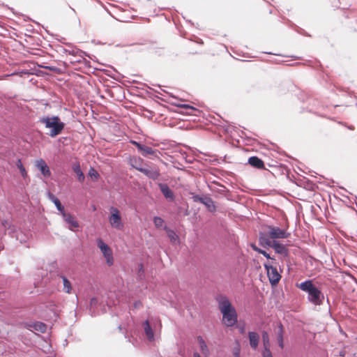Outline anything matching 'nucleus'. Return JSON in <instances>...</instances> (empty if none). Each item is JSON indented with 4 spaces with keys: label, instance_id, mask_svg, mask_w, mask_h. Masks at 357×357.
Returning <instances> with one entry per match:
<instances>
[{
    "label": "nucleus",
    "instance_id": "1",
    "mask_svg": "<svg viewBox=\"0 0 357 357\" xmlns=\"http://www.w3.org/2000/svg\"><path fill=\"white\" fill-rule=\"evenodd\" d=\"M219 309L222 314V321L227 326H232L237 322V313L229 301L225 296L218 299Z\"/></svg>",
    "mask_w": 357,
    "mask_h": 357
},
{
    "label": "nucleus",
    "instance_id": "2",
    "mask_svg": "<svg viewBox=\"0 0 357 357\" xmlns=\"http://www.w3.org/2000/svg\"><path fill=\"white\" fill-rule=\"evenodd\" d=\"M297 287L302 291L307 293V300L314 305H320L324 300V295L321 290L316 287L312 280H307Z\"/></svg>",
    "mask_w": 357,
    "mask_h": 357
},
{
    "label": "nucleus",
    "instance_id": "3",
    "mask_svg": "<svg viewBox=\"0 0 357 357\" xmlns=\"http://www.w3.org/2000/svg\"><path fill=\"white\" fill-rule=\"evenodd\" d=\"M40 122L45 125V127L51 129L50 135L54 137L61 133L64 128V123L61 122L58 116L43 117Z\"/></svg>",
    "mask_w": 357,
    "mask_h": 357
},
{
    "label": "nucleus",
    "instance_id": "4",
    "mask_svg": "<svg viewBox=\"0 0 357 357\" xmlns=\"http://www.w3.org/2000/svg\"><path fill=\"white\" fill-rule=\"evenodd\" d=\"M259 242L262 245H267L273 248L277 253L286 254L285 246L275 241H271L265 234H260Z\"/></svg>",
    "mask_w": 357,
    "mask_h": 357
},
{
    "label": "nucleus",
    "instance_id": "5",
    "mask_svg": "<svg viewBox=\"0 0 357 357\" xmlns=\"http://www.w3.org/2000/svg\"><path fill=\"white\" fill-rule=\"evenodd\" d=\"M268 233H264L267 237L271 241H275L278 238H287L289 236V234L286 229H280L278 227L271 225L267 226Z\"/></svg>",
    "mask_w": 357,
    "mask_h": 357
},
{
    "label": "nucleus",
    "instance_id": "6",
    "mask_svg": "<svg viewBox=\"0 0 357 357\" xmlns=\"http://www.w3.org/2000/svg\"><path fill=\"white\" fill-rule=\"evenodd\" d=\"M97 245L106 259L107 264L111 266L114 264V257L112 249L101 238L96 240Z\"/></svg>",
    "mask_w": 357,
    "mask_h": 357
},
{
    "label": "nucleus",
    "instance_id": "7",
    "mask_svg": "<svg viewBox=\"0 0 357 357\" xmlns=\"http://www.w3.org/2000/svg\"><path fill=\"white\" fill-rule=\"evenodd\" d=\"M110 215L109 217V222L112 227L121 230L123 228L120 211L114 207H111L109 209Z\"/></svg>",
    "mask_w": 357,
    "mask_h": 357
},
{
    "label": "nucleus",
    "instance_id": "8",
    "mask_svg": "<svg viewBox=\"0 0 357 357\" xmlns=\"http://www.w3.org/2000/svg\"><path fill=\"white\" fill-rule=\"evenodd\" d=\"M264 266L266 270L270 283L272 285L277 284L281 279V275L278 273L277 268L274 267L270 262L265 263Z\"/></svg>",
    "mask_w": 357,
    "mask_h": 357
},
{
    "label": "nucleus",
    "instance_id": "9",
    "mask_svg": "<svg viewBox=\"0 0 357 357\" xmlns=\"http://www.w3.org/2000/svg\"><path fill=\"white\" fill-rule=\"evenodd\" d=\"M61 215L64 221L68 225L69 229L75 231L79 227L78 222L71 214L67 213L66 211H64L63 213H61Z\"/></svg>",
    "mask_w": 357,
    "mask_h": 357
},
{
    "label": "nucleus",
    "instance_id": "10",
    "mask_svg": "<svg viewBox=\"0 0 357 357\" xmlns=\"http://www.w3.org/2000/svg\"><path fill=\"white\" fill-rule=\"evenodd\" d=\"M36 167L40 171L45 177H50L51 172L45 161L43 159H38L35 162Z\"/></svg>",
    "mask_w": 357,
    "mask_h": 357
},
{
    "label": "nucleus",
    "instance_id": "11",
    "mask_svg": "<svg viewBox=\"0 0 357 357\" xmlns=\"http://www.w3.org/2000/svg\"><path fill=\"white\" fill-rule=\"evenodd\" d=\"M132 167L142 172L144 174L147 176L149 178H152L153 180L157 179L159 176V172L157 169H150L142 167H139L133 164H132Z\"/></svg>",
    "mask_w": 357,
    "mask_h": 357
},
{
    "label": "nucleus",
    "instance_id": "12",
    "mask_svg": "<svg viewBox=\"0 0 357 357\" xmlns=\"http://www.w3.org/2000/svg\"><path fill=\"white\" fill-rule=\"evenodd\" d=\"M196 201H199L200 203L205 205V206L207 208V209L210 212H215V206L214 204L213 201L211 198L208 197H196Z\"/></svg>",
    "mask_w": 357,
    "mask_h": 357
},
{
    "label": "nucleus",
    "instance_id": "13",
    "mask_svg": "<svg viewBox=\"0 0 357 357\" xmlns=\"http://www.w3.org/2000/svg\"><path fill=\"white\" fill-rule=\"evenodd\" d=\"M159 188L165 198L170 201H173L174 199V192L167 184L160 183Z\"/></svg>",
    "mask_w": 357,
    "mask_h": 357
},
{
    "label": "nucleus",
    "instance_id": "14",
    "mask_svg": "<svg viewBox=\"0 0 357 357\" xmlns=\"http://www.w3.org/2000/svg\"><path fill=\"white\" fill-rule=\"evenodd\" d=\"M197 342L199 345L200 351L202 353V354L205 357H208L209 354H210L209 349L208 348V346H207L206 342L204 341V340L203 339V337L202 336L197 337Z\"/></svg>",
    "mask_w": 357,
    "mask_h": 357
},
{
    "label": "nucleus",
    "instance_id": "15",
    "mask_svg": "<svg viewBox=\"0 0 357 357\" xmlns=\"http://www.w3.org/2000/svg\"><path fill=\"white\" fill-rule=\"evenodd\" d=\"M248 163L257 169H263L264 167V162L257 156H252L248 159Z\"/></svg>",
    "mask_w": 357,
    "mask_h": 357
},
{
    "label": "nucleus",
    "instance_id": "16",
    "mask_svg": "<svg viewBox=\"0 0 357 357\" xmlns=\"http://www.w3.org/2000/svg\"><path fill=\"white\" fill-rule=\"evenodd\" d=\"M250 344L252 348L255 349L259 344V336L255 332H249L248 333Z\"/></svg>",
    "mask_w": 357,
    "mask_h": 357
},
{
    "label": "nucleus",
    "instance_id": "17",
    "mask_svg": "<svg viewBox=\"0 0 357 357\" xmlns=\"http://www.w3.org/2000/svg\"><path fill=\"white\" fill-rule=\"evenodd\" d=\"M144 331L148 340L149 341H153L154 340V333L151 327L150 326L149 321L148 320H146L144 323Z\"/></svg>",
    "mask_w": 357,
    "mask_h": 357
},
{
    "label": "nucleus",
    "instance_id": "18",
    "mask_svg": "<svg viewBox=\"0 0 357 357\" xmlns=\"http://www.w3.org/2000/svg\"><path fill=\"white\" fill-rule=\"evenodd\" d=\"M262 340H263V344H264V348L263 353H266V352L271 353L269 349V347H270L269 335L266 331H264L262 333Z\"/></svg>",
    "mask_w": 357,
    "mask_h": 357
},
{
    "label": "nucleus",
    "instance_id": "19",
    "mask_svg": "<svg viewBox=\"0 0 357 357\" xmlns=\"http://www.w3.org/2000/svg\"><path fill=\"white\" fill-rule=\"evenodd\" d=\"M49 197L51 199V201L55 204L56 208L58 211L61 212V213H63L64 211V207L61 204L59 199L56 197L54 195L50 194Z\"/></svg>",
    "mask_w": 357,
    "mask_h": 357
},
{
    "label": "nucleus",
    "instance_id": "20",
    "mask_svg": "<svg viewBox=\"0 0 357 357\" xmlns=\"http://www.w3.org/2000/svg\"><path fill=\"white\" fill-rule=\"evenodd\" d=\"M73 171L77 174L78 179L80 182H83L84 180V175L83 172H82V169L80 168V165L79 163L75 164L73 166Z\"/></svg>",
    "mask_w": 357,
    "mask_h": 357
},
{
    "label": "nucleus",
    "instance_id": "21",
    "mask_svg": "<svg viewBox=\"0 0 357 357\" xmlns=\"http://www.w3.org/2000/svg\"><path fill=\"white\" fill-rule=\"evenodd\" d=\"M164 228L167 231L168 237L173 243L178 242V236L173 230L167 229L166 226H165Z\"/></svg>",
    "mask_w": 357,
    "mask_h": 357
},
{
    "label": "nucleus",
    "instance_id": "22",
    "mask_svg": "<svg viewBox=\"0 0 357 357\" xmlns=\"http://www.w3.org/2000/svg\"><path fill=\"white\" fill-rule=\"evenodd\" d=\"M278 342L280 348L284 347L283 342V326L281 324L278 325Z\"/></svg>",
    "mask_w": 357,
    "mask_h": 357
},
{
    "label": "nucleus",
    "instance_id": "23",
    "mask_svg": "<svg viewBox=\"0 0 357 357\" xmlns=\"http://www.w3.org/2000/svg\"><path fill=\"white\" fill-rule=\"evenodd\" d=\"M105 91L106 92V93H107L110 96L114 98L116 100H119V101H121L122 99H123L125 98V93H124L125 91H121V90L116 91L119 93L116 96H115L114 95L113 91Z\"/></svg>",
    "mask_w": 357,
    "mask_h": 357
},
{
    "label": "nucleus",
    "instance_id": "24",
    "mask_svg": "<svg viewBox=\"0 0 357 357\" xmlns=\"http://www.w3.org/2000/svg\"><path fill=\"white\" fill-rule=\"evenodd\" d=\"M39 67L49 70L55 74H61L63 73V70L61 68L54 66H39Z\"/></svg>",
    "mask_w": 357,
    "mask_h": 357
},
{
    "label": "nucleus",
    "instance_id": "25",
    "mask_svg": "<svg viewBox=\"0 0 357 357\" xmlns=\"http://www.w3.org/2000/svg\"><path fill=\"white\" fill-rule=\"evenodd\" d=\"M65 52H68L69 54H72L73 55H79V56H81L83 59H84V61L86 63H89V61H86L84 59V56H88L90 58L89 55L86 52H84L82 50H77L76 51V52H75L74 51H72V52H70V51H68L66 50H65Z\"/></svg>",
    "mask_w": 357,
    "mask_h": 357
},
{
    "label": "nucleus",
    "instance_id": "26",
    "mask_svg": "<svg viewBox=\"0 0 357 357\" xmlns=\"http://www.w3.org/2000/svg\"><path fill=\"white\" fill-rule=\"evenodd\" d=\"M33 328L34 330L39 331L40 333H45L47 329V326L42 322H36L33 325Z\"/></svg>",
    "mask_w": 357,
    "mask_h": 357
},
{
    "label": "nucleus",
    "instance_id": "27",
    "mask_svg": "<svg viewBox=\"0 0 357 357\" xmlns=\"http://www.w3.org/2000/svg\"><path fill=\"white\" fill-rule=\"evenodd\" d=\"M62 280L63 283V291L67 294H70L72 289L70 281L66 277H62Z\"/></svg>",
    "mask_w": 357,
    "mask_h": 357
},
{
    "label": "nucleus",
    "instance_id": "28",
    "mask_svg": "<svg viewBox=\"0 0 357 357\" xmlns=\"http://www.w3.org/2000/svg\"><path fill=\"white\" fill-rule=\"evenodd\" d=\"M16 165H17V168L20 169V172L22 177L26 178L27 176V172H26L24 167L23 166L20 159L17 160Z\"/></svg>",
    "mask_w": 357,
    "mask_h": 357
},
{
    "label": "nucleus",
    "instance_id": "29",
    "mask_svg": "<svg viewBox=\"0 0 357 357\" xmlns=\"http://www.w3.org/2000/svg\"><path fill=\"white\" fill-rule=\"evenodd\" d=\"M140 151L142 152V155L144 156H146L148 155H152L154 153V151L152 148L146 146H142V147L140 149Z\"/></svg>",
    "mask_w": 357,
    "mask_h": 357
},
{
    "label": "nucleus",
    "instance_id": "30",
    "mask_svg": "<svg viewBox=\"0 0 357 357\" xmlns=\"http://www.w3.org/2000/svg\"><path fill=\"white\" fill-rule=\"evenodd\" d=\"M89 176L94 181H97L100 176L98 172L93 167L90 168L89 171Z\"/></svg>",
    "mask_w": 357,
    "mask_h": 357
},
{
    "label": "nucleus",
    "instance_id": "31",
    "mask_svg": "<svg viewBox=\"0 0 357 357\" xmlns=\"http://www.w3.org/2000/svg\"><path fill=\"white\" fill-rule=\"evenodd\" d=\"M252 248H253V250H254L257 251V252H259V253H260V254H262V255H263L265 257H266L267 259H271L272 261H273V260H274V259H273V258H271V256H270V255H269V254H268L266 251H264V250H261V249H260V248H257V246H255V245H252Z\"/></svg>",
    "mask_w": 357,
    "mask_h": 357
},
{
    "label": "nucleus",
    "instance_id": "32",
    "mask_svg": "<svg viewBox=\"0 0 357 357\" xmlns=\"http://www.w3.org/2000/svg\"><path fill=\"white\" fill-rule=\"evenodd\" d=\"M153 223L157 228H160L164 225V220L160 217H154Z\"/></svg>",
    "mask_w": 357,
    "mask_h": 357
},
{
    "label": "nucleus",
    "instance_id": "33",
    "mask_svg": "<svg viewBox=\"0 0 357 357\" xmlns=\"http://www.w3.org/2000/svg\"><path fill=\"white\" fill-rule=\"evenodd\" d=\"M131 143L132 144H134L135 146H136V147L140 151L141 148L142 147L143 145H142L141 144H139V142H135V141H131Z\"/></svg>",
    "mask_w": 357,
    "mask_h": 357
},
{
    "label": "nucleus",
    "instance_id": "34",
    "mask_svg": "<svg viewBox=\"0 0 357 357\" xmlns=\"http://www.w3.org/2000/svg\"><path fill=\"white\" fill-rule=\"evenodd\" d=\"M97 303H98L97 299H96V298H92L91 299V301H90V305H91V306L92 307V306H93V305H96V304H97Z\"/></svg>",
    "mask_w": 357,
    "mask_h": 357
},
{
    "label": "nucleus",
    "instance_id": "35",
    "mask_svg": "<svg viewBox=\"0 0 357 357\" xmlns=\"http://www.w3.org/2000/svg\"><path fill=\"white\" fill-rule=\"evenodd\" d=\"M154 52H155V54L160 56L162 54V49L161 48H155L154 50Z\"/></svg>",
    "mask_w": 357,
    "mask_h": 357
},
{
    "label": "nucleus",
    "instance_id": "36",
    "mask_svg": "<svg viewBox=\"0 0 357 357\" xmlns=\"http://www.w3.org/2000/svg\"><path fill=\"white\" fill-rule=\"evenodd\" d=\"M180 107H183V108H189V109H195L192 106H190L189 105H186V104H183V105H179Z\"/></svg>",
    "mask_w": 357,
    "mask_h": 357
},
{
    "label": "nucleus",
    "instance_id": "37",
    "mask_svg": "<svg viewBox=\"0 0 357 357\" xmlns=\"http://www.w3.org/2000/svg\"><path fill=\"white\" fill-rule=\"evenodd\" d=\"M262 355L263 357H273L272 354L268 352L263 353Z\"/></svg>",
    "mask_w": 357,
    "mask_h": 357
},
{
    "label": "nucleus",
    "instance_id": "38",
    "mask_svg": "<svg viewBox=\"0 0 357 357\" xmlns=\"http://www.w3.org/2000/svg\"><path fill=\"white\" fill-rule=\"evenodd\" d=\"M36 75H45V73L43 71H42V70H37V71H36Z\"/></svg>",
    "mask_w": 357,
    "mask_h": 357
},
{
    "label": "nucleus",
    "instance_id": "39",
    "mask_svg": "<svg viewBox=\"0 0 357 357\" xmlns=\"http://www.w3.org/2000/svg\"><path fill=\"white\" fill-rule=\"evenodd\" d=\"M193 357H202V356H201V355L199 353L195 352L193 354Z\"/></svg>",
    "mask_w": 357,
    "mask_h": 357
},
{
    "label": "nucleus",
    "instance_id": "40",
    "mask_svg": "<svg viewBox=\"0 0 357 357\" xmlns=\"http://www.w3.org/2000/svg\"><path fill=\"white\" fill-rule=\"evenodd\" d=\"M80 62H81V60H80V59L70 61V63H80Z\"/></svg>",
    "mask_w": 357,
    "mask_h": 357
},
{
    "label": "nucleus",
    "instance_id": "41",
    "mask_svg": "<svg viewBox=\"0 0 357 357\" xmlns=\"http://www.w3.org/2000/svg\"><path fill=\"white\" fill-rule=\"evenodd\" d=\"M20 73L22 75V74H29V73L28 72V70H22L20 72Z\"/></svg>",
    "mask_w": 357,
    "mask_h": 357
},
{
    "label": "nucleus",
    "instance_id": "42",
    "mask_svg": "<svg viewBox=\"0 0 357 357\" xmlns=\"http://www.w3.org/2000/svg\"><path fill=\"white\" fill-rule=\"evenodd\" d=\"M133 89L139 90V89H144L142 87H139V86H135Z\"/></svg>",
    "mask_w": 357,
    "mask_h": 357
},
{
    "label": "nucleus",
    "instance_id": "43",
    "mask_svg": "<svg viewBox=\"0 0 357 357\" xmlns=\"http://www.w3.org/2000/svg\"><path fill=\"white\" fill-rule=\"evenodd\" d=\"M264 53L265 54H275V55H278V54H273L272 52H264Z\"/></svg>",
    "mask_w": 357,
    "mask_h": 357
},
{
    "label": "nucleus",
    "instance_id": "44",
    "mask_svg": "<svg viewBox=\"0 0 357 357\" xmlns=\"http://www.w3.org/2000/svg\"><path fill=\"white\" fill-rule=\"evenodd\" d=\"M234 357H240L239 352H236L234 354Z\"/></svg>",
    "mask_w": 357,
    "mask_h": 357
},
{
    "label": "nucleus",
    "instance_id": "45",
    "mask_svg": "<svg viewBox=\"0 0 357 357\" xmlns=\"http://www.w3.org/2000/svg\"><path fill=\"white\" fill-rule=\"evenodd\" d=\"M291 57L294 58V59H298V57H297V56H291Z\"/></svg>",
    "mask_w": 357,
    "mask_h": 357
},
{
    "label": "nucleus",
    "instance_id": "46",
    "mask_svg": "<svg viewBox=\"0 0 357 357\" xmlns=\"http://www.w3.org/2000/svg\"><path fill=\"white\" fill-rule=\"evenodd\" d=\"M157 86H158L159 88H160V89H161L162 87H163V86H162V85H160V84H158Z\"/></svg>",
    "mask_w": 357,
    "mask_h": 357
},
{
    "label": "nucleus",
    "instance_id": "47",
    "mask_svg": "<svg viewBox=\"0 0 357 357\" xmlns=\"http://www.w3.org/2000/svg\"><path fill=\"white\" fill-rule=\"evenodd\" d=\"M147 89L151 90V89H153L150 87V86H147Z\"/></svg>",
    "mask_w": 357,
    "mask_h": 357
},
{
    "label": "nucleus",
    "instance_id": "48",
    "mask_svg": "<svg viewBox=\"0 0 357 357\" xmlns=\"http://www.w3.org/2000/svg\"><path fill=\"white\" fill-rule=\"evenodd\" d=\"M129 82H130V83H131V82H130V81H129ZM135 82H137L135 80H132V83H135Z\"/></svg>",
    "mask_w": 357,
    "mask_h": 357
},
{
    "label": "nucleus",
    "instance_id": "49",
    "mask_svg": "<svg viewBox=\"0 0 357 357\" xmlns=\"http://www.w3.org/2000/svg\"><path fill=\"white\" fill-rule=\"evenodd\" d=\"M188 22L192 24V22H191V20H188Z\"/></svg>",
    "mask_w": 357,
    "mask_h": 357
}]
</instances>
